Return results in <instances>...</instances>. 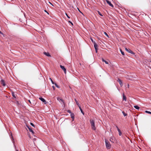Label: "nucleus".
<instances>
[{"mask_svg":"<svg viewBox=\"0 0 151 151\" xmlns=\"http://www.w3.org/2000/svg\"><path fill=\"white\" fill-rule=\"evenodd\" d=\"M90 122L92 129L93 130H95L96 129V128L95 126V122L94 120L91 119L90 120Z\"/></svg>","mask_w":151,"mask_h":151,"instance_id":"f257e3e1","label":"nucleus"},{"mask_svg":"<svg viewBox=\"0 0 151 151\" xmlns=\"http://www.w3.org/2000/svg\"><path fill=\"white\" fill-rule=\"evenodd\" d=\"M106 145V148L108 149H109L111 147V145L107 140H105Z\"/></svg>","mask_w":151,"mask_h":151,"instance_id":"f03ea898","label":"nucleus"},{"mask_svg":"<svg viewBox=\"0 0 151 151\" xmlns=\"http://www.w3.org/2000/svg\"><path fill=\"white\" fill-rule=\"evenodd\" d=\"M57 100L60 102L61 103H62L63 104H64V101H63V100L62 99L58 97V98H57Z\"/></svg>","mask_w":151,"mask_h":151,"instance_id":"7ed1b4c3","label":"nucleus"},{"mask_svg":"<svg viewBox=\"0 0 151 151\" xmlns=\"http://www.w3.org/2000/svg\"><path fill=\"white\" fill-rule=\"evenodd\" d=\"M60 67L63 70V71H64L65 73H66V69L64 67V66H63L60 65Z\"/></svg>","mask_w":151,"mask_h":151,"instance_id":"20e7f679","label":"nucleus"},{"mask_svg":"<svg viewBox=\"0 0 151 151\" xmlns=\"http://www.w3.org/2000/svg\"><path fill=\"white\" fill-rule=\"evenodd\" d=\"M116 128L118 130V131L119 132V136H121L122 135V132H121L120 130L118 128V127L117 126H116Z\"/></svg>","mask_w":151,"mask_h":151,"instance_id":"39448f33","label":"nucleus"},{"mask_svg":"<svg viewBox=\"0 0 151 151\" xmlns=\"http://www.w3.org/2000/svg\"><path fill=\"white\" fill-rule=\"evenodd\" d=\"M117 81L119 82L121 86H122L123 85L122 81L119 79H118Z\"/></svg>","mask_w":151,"mask_h":151,"instance_id":"423d86ee","label":"nucleus"},{"mask_svg":"<svg viewBox=\"0 0 151 151\" xmlns=\"http://www.w3.org/2000/svg\"><path fill=\"white\" fill-rule=\"evenodd\" d=\"M39 99L41 100L42 102L44 103L45 104H46V102L45 99L42 98H40Z\"/></svg>","mask_w":151,"mask_h":151,"instance_id":"0eeeda50","label":"nucleus"},{"mask_svg":"<svg viewBox=\"0 0 151 151\" xmlns=\"http://www.w3.org/2000/svg\"><path fill=\"white\" fill-rule=\"evenodd\" d=\"M125 49L126 51H127L129 52L130 53L132 54L133 53V52L131 50L128 49L127 48H125Z\"/></svg>","mask_w":151,"mask_h":151,"instance_id":"6e6552de","label":"nucleus"},{"mask_svg":"<svg viewBox=\"0 0 151 151\" xmlns=\"http://www.w3.org/2000/svg\"><path fill=\"white\" fill-rule=\"evenodd\" d=\"M107 3L111 6L113 7V5L111 3V2L108 0H106Z\"/></svg>","mask_w":151,"mask_h":151,"instance_id":"1a4fd4ad","label":"nucleus"},{"mask_svg":"<svg viewBox=\"0 0 151 151\" xmlns=\"http://www.w3.org/2000/svg\"><path fill=\"white\" fill-rule=\"evenodd\" d=\"M1 84L3 85L4 86H6V84H5V82L3 80H1Z\"/></svg>","mask_w":151,"mask_h":151,"instance_id":"9d476101","label":"nucleus"},{"mask_svg":"<svg viewBox=\"0 0 151 151\" xmlns=\"http://www.w3.org/2000/svg\"><path fill=\"white\" fill-rule=\"evenodd\" d=\"M71 117L72 119V121H73L74 119V115L73 114H70Z\"/></svg>","mask_w":151,"mask_h":151,"instance_id":"9b49d317","label":"nucleus"},{"mask_svg":"<svg viewBox=\"0 0 151 151\" xmlns=\"http://www.w3.org/2000/svg\"><path fill=\"white\" fill-rule=\"evenodd\" d=\"M94 47L95 48V49H98V45H97V44H96L95 42H94Z\"/></svg>","mask_w":151,"mask_h":151,"instance_id":"f8f14e48","label":"nucleus"},{"mask_svg":"<svg viewBox=\"0 0 151 151\" xmlns=\"http://www.w3.org/2000/svg\"><path fill=\"white\" fill-rule=\"evenodd\" d=\"M44 54L47 56H50V54L48 52H44Z\"/></svg>","mask_w":151,"mask_h":151,"instance_id":"ddd939ff","label":"nucleus"},{"mask_svg":"<svg viewBox=\"0 0 151 151\" xmlns=\"http://www.w3.org/2000/svg\"><path fill=\"white\" fill-rule=\"evenodd\" d=\"M102 61L103 62H105L106 64H109V62L108 61L105 60L103 58L102 59Z\"/></svg>","mask_w":151,"mask_h":151,"instance_id":"4468645a","label":"nucleus"},{"mask_svg":"<svg viewBox=\"0 0 151 151\" xmlns=\"http://www.w3.org/2000/svg\"><path fill=\"white\" fill-rule=\"evenodd\" d=\"M123 100H125L126 101L127 100L126 97L124 94H123Z\"/></svg>","mask_w":151,"mask_h":151,"instance_id":"2eb2a0df","label":"nucleus"},{"mask_svg":"<svg viewBox=\"0 0 151 151\" xmlns=\"http://www.w3.org/2000/svg\"><path fill=\"white\" fill-rule=\"evenodd\" d=\"M78 107H79V109H80V110H81V112L83 114V115H84V112H83V111L82 110V109H81V107L80 106H79Z\"/></svg>","mask_w":151,"mask_h":151,"instance_id":"dca6fc26","label":"nucleus"},{"mask_svg":"<svg viewBox=\"0 0 151 151\" xmlns=\"http://www.w3.org/2000/svg\"><path fill=\"white\" fill-rule=\"evenodd\" d=\"M75 100L76 103V104L78 105V106H80L78 102V101H77L76 99H75Z\"/></svg>","mask_w":151,"mask_h":151,"instance_id":"f3484780","label":"nucleus"},{"mask_svg":"<svg viewBox=\"0 0 151 151\" xmlns=\"http://www.w3.org/2000/svg\"><path fill=\"white\" fill-rule=\"evenodd\" d=\"M134 107L135 109H139V107L137 106H134Z\"/></svg>","mask_w":151,"mask_h":151,"instance_id":"a211bd4d","label":"nucleus"},{"mask_svg":"<svg viewBox=\"0 0 151 151\" xmlns=\"http://www.w3.org/2000/svg\"><path fill=\"white\" fill-rule=\"evenodd\" d=\"M122 113H123L124 116H126L127 115V114L125 113L124 111H123L122 112Z\"/></svg>","mask_w":151,"mask_h":151,"instance_id":"6ab92c4d","label":"nucleus"},{"mask_svg":"<svg viewBox=\"0 0 151 151\" xmlns=\"http://www.w3.org/2000/svg\"><path fill=\"white\" fill-rule=\"evenodd\" d=\"M28 128H29V131L30 132H32V133L33 134V133L34 132H33V130H32L31 128H29V127H28Z\"/></svg>","mask_w":151,"mask_h":151,"instance_id":"aec40b11","label":"nucleus"},{"mask_svg":"<svg viewBox=\"0 0 151 151\" xmlns=\"http://www.w3.org/2000/svg\"><path fill=\"white\" fill-rule=\"evenodd\" d=\"M145 112L146 113L151 114V112H150V111H145Z\"/></svg>","mask_w":151,"mask_h":151,"instance_id":"412c9836","label":"nucleus"},{"mask_svg":"<svg viewBox=\"0 0 151 151\" xmlns=\"http://www.w3.org/2000/svg\"><path fill=\"white\" fill-rule=\"evenodd\" d=\"M120 51L121 52V53H122V54L123 55H124V52L122 51V50L121 49H120Z\"/></svg>","mask_w":151,"mask_h":151,"instance_id":"4be33fe9","label":"nucleus"},{"mask_svg":"<svg viewBox=\"0 0 151 151\" xmlns=\"http://www.w3.org/2000/svg\"><path fill=\"white\" fill-rule=\"evenodd\" d=\"M12 95L14 97L16 98V96L14 94V92L12 93Z\"/></svg>","mask_w":151,"mask_h":151,"instance_id":"5701e85b","label":"nucleus"},{"mask_svg":"<svg viewBox=\"0 0 151 151\" xmlns=\"http://www.w3.org/2000/svg\"><path fill=\"white\" fill-rule=\"evenodd\" d=\"M113 138H111L110 139V141L112 142H113Z\"/></svg>","mask_w":151,"mask_h":151,"instance_id":"b1692460","label":"nucleus"},{"mask_svg":"<svg viewBox=\"0 0 151 151\" xmlns=\"http://www.w3.org/2000/svg\"><path fill=\"white\" fill-rule=\"evenodd\" d=\"M50 79L51 80V82H52V83L53 84H54V83L53 82V81H52V79L51 78H50Z\"/></svg>","mask_w":151,"mask_h":151,"instance_id":"393cba45","label":"nucleus"},{"mask_svg":"<svg viewBox=\"0 0 151 151\" xmlns=\"http://www.w3.org/2000/svg\"><path fill=\"white\" fill-rule=\"evenodd\" d=\"M98 13L99 14V15L102 16H103V15L101 14V13L100 12H99V11H98Z\"/></svg>","mask_w":151,"mask_h":151,"instance_id":"a878e982","label":"nucleus"},{"mask_svg":"<svg viewBox=\"0 0 151 151\" xmlns=\"http://www.w3.org/2000/svg\"><path fill=\"white\" fill-rule=\"evenodd\" d=\"M67 112H68V113H69L70 114H72V113H71V111L70 110H68L67 111Z\"/></svg>","mask_w":151,"mask_h":151,"instance_id":"bb28decb","label":"nucleus"},{"mask_svg":"<svg viewBox=\"0 0 151 151\" xmlns=\"http://www.w3.org/2000/svg\"><path fill=\"white\" fill-rule=\"evenodd\" d=\"M104 34H105V35H106L107 37H109V36L108 35H107V33L105 32H104Z\"/></svg>","mask_w":151,"mask_h":151,"instance_id":"cd10ccee","label":"nucleus"},{"mask_svg":"<svg viewBox=\"0 0 151 151\" xmlns=\"http://www.w3.org/2000/svg\"><path fill=\"white\" fill-rule=\"evenodd\" d=\"M54 84L55 85V86L56 87H57L58 88H59V87L56 84V83H54Z\"/></svg>","mask_w":151,"mask_h":151,"instance_id":"c85d7f7f","label":"nucleus"},{"mask_svg":"<svg viewBox=\"0 0 151 151\" xmlns=\"http://www.w3.org/2000/svg\"><path fill=\"white\" fill-rule=\"evenodd\" d=\"M65 14H66V16H67V17L68 18H70V17L66 13H65Z\"/></svg>","mask_w":151,"mask_h":151,"instance_id":"c756f323","label":"nucleus"},{"mask_svg":"<svg viewBox=\"0 0 151 151\" xmlns=\"http://www.w3.org/2000/svg\"><path fill=\"white\" fill-rule=\"evenodd\" d=\"M91 41L94 44V42H95L93 41V40L91 38Z\"/></svg>","mask_w":151,"mask_h":151,"instance_id":"7c9ffc66","label":"nucleus"},{"mask_svg":"<svg viewBox=\"0 0 151 151\" xmlns=\"http://www.w3.org/2000/svg\"><path fill=\"white\" fill-rule=\"evenodd\" d=\"M30 124L32 126L34 127V125L32 123H30Z\"/></svg>","mask_w":151,"mask_h":151,"instance_id":"2f4dec72","label":"nucleus"},{"mask_svg":"<svg viewBox=\"0 0 151 151\" xmlns=\"http://www.w3.org/2000/svg\"><path fill=\"white\" fill-rule=\"evenodd\" d=\"M77 9L78 10L81 12V13L83 14L80 11V10L79 9H78V8H77Z\"/></svg>","mask_w":151,"mask_h":151,"instance_id":"473e14b6","label":"nucleus"},{"mask_svg":"<svg viewBox=\"0 0 151 151\" xmlns=\"http://www.w3.org/2000/svg\"><path fill=\"white\" fill-rule=\"evenodd\" d=\"M52 87L53 88V90H55V87L54 86H52Z\"/></svg>","mask_w":151,"mask_h":151,"instance_id":"72a5a7b5","label":"nucleus"},{"mask_svg":"<svg viewBox=\"0 0 151 151\" xmlns=\"http://www.w3.org/2000/svg\"><path fill=\"white\" fill-rule=\"evenodd\" d=\"M69 22L70 23H71L72 25H73V24L70 21H69Z\"/></svg>","mask_w":151,"mask_h":151,"instance_id":"f704fd0d","label":"nucleus"},{"mask_svg":"<svg viewBox=\"0 0 151 151\" xmlns=\"http://www.w3.org/2000/svg\"><path fill=\"white\" fill-rule=\"evenodd\" d=\"M97 50H98V49H95L96 52H97Z\"/></svg>","mask_w":151,"mask_h":151,"instance_id":"c9c22d12","label":"nucleus"},{"mask_svg":"<svg viewBox=\"0 0 151 151\" xmlns=\"http://www.w3.org/2000/svg\"><path fill=\"white\" fill-rule=\"evenodd\" d=\"M28 101H29V102L30 103H31V102H30V100H28Z\"/></svg>","mask_w":151,"mask_h":151,"instance_id":"e433bc0d","label":"nucleus"},{"mask_svg":"<svg viewBox=\"0 0 151 151\" xmlns=\"http://www.w3.org/2000/svg\"><path fill=\"white\" fill-rule=\"evenodd\" d=\"M0 33L1 34H2V32H1L0 31Z\"/></svg>","mask_w":151,"mask_h":151,"instance_id":"4c0bfd02","label":"nucleus"},{"mask_svg":"<svg viewBox=\"0 0 151 151\" xmlns=\"http://www.w3.org/2000/svg\"><path fill=\"white\" fill-rule=\"evenodd\" d=\"M35 139H33V141H35Z\"/></svg>","mask_w":151,"mask_h":151,"instance_id":"58836bf2","label":"nucleus"},{"mask_svg":"<svg viewBox=\"0 0 151 151\" xmlns=\"http://www.w3.org/2000/svg\"><path fill=\"white\" fill-rule=\"evenodd\" d=\"M29 137L30 138H31V137H30V136H29Z\"/></svg>","mask_w":151,"mask_h":151,"instance_id":"ea45409f","label":"nucleus"}]
</instances>
